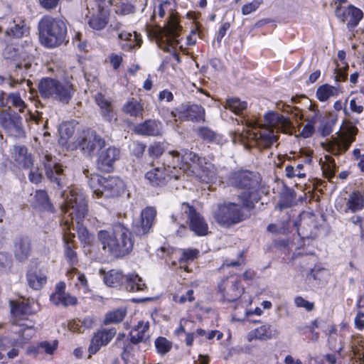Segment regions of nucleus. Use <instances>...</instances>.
I'll use <instances>...</instances> for the list:
<instances>
[{"label": "nucleus", "mask_w": 364, "mask_h": 364, "mask_svg": "<svg viewBox=\"0 0 364 364\" xmlns=\"http://www.w3.org/2000/svg\"><path fill=\"white\" fill-rule=\"evenodd\" d=\"M304 168L303 164H298L296 167L292 165H287L285 168L286 176L287 177L291 178L295 176L299 178H304L305 176V173H301V170Z\"/></svg>", "instance_id": "603ef678"}, {"label": "nucleus", "mask_w": 364, "mask_h": 364, "mask_svg": "<svg viewBox=\"0 0 364 364\" xmlns=\"http://www.w3.org/2000/svg\"><path fill=\"white\" fill-rule=\"evenodd\" d=\"M225 107L236 114H240L247 108V102L237 97L229 98L226 101Z\"/></svg>", "instance_id": "c03bdc74"}, {"label": "nucleus", "mask_w": 364, "mask_h": 364, "mask_svg": "<svg viewBox=\"0 0 364 364\" xmlns=\"http://www.w3.org/2000/svg\"><path fill=\"white\" fill-rule=\"evenodd\" d=\"M58 342L55 341L53 343L43 341L39 344L38 348L44 350L46 353L51 355L56 350Z\"/></svg>", "instance_id": "680f3d73"}, {"label": "nucleus", "mask_w": 364, "mask_h": 364, "mask_svg": "<svg viewBox=\"0 0 364 364\" xmlns=\"http://www.w3.org/2000/svg\"><path fill=\"white\" fill-rule=\"evenodd\" d=\"M363 208V196L360 191H356L349 195L344 212L348 213L350 210L352 213H355L362 210Z\"/></svg>", "instance_id": "2f4dec72"}, {"label": "nucleus", "mask_w": 364, "mask_h": 364, "mask_svg": "<svg viewBox=\"0 0 364 364\" xmlns=\"http://www.w3.org/2000/svg\"><path fill=\"white\" fill-rule=\"evenodd\" d=\"M42 161L46 169V175L50 182L55 183L58 188H68V184L64 169L58 163L55 157H53L48 151L43 154Z\"/></svg>", "instance_id": "9b49d317"}, {"label": "nucleus", "mask_w": 364, "mask_h": 364, "mask_svg": "<svg viewBox=\"0 0 364 364\" xmlns=\"http://www.w3.org/2000/svg\"><path fill=\"white\" fill-rule=\"evenodd\" d=\"M122 110L132 117H141L144 107L137 100L132 99L123 106Z\"/></svg>", "instance_id": "79ce46f5"}, {"label": "nucleus", "mask_w": 364, "mask_h": 364, "mask_svg": "<svg viewBox=\"0 0 364 364\" xmlns=\"http://www.w3.org/2000/svg\"><path fill=\"white\" fill-rule=\"evenodd\" d=\"M168 16L165 21L163 28H161L160 38L158 40L159 46L168 50V47H174L179 43L178 37L182 27L178 24L173 13L172 12L171 2L170 0H164L159 3L154 9L151 19L154 20L156 14L163 18L165 14Z\"/></svg>", "instance_id": "39448f33"}, {"label": "nucleus", "mask_w": 364, "mask_h": 364, "mask_svg": "<svg viewBox=\"0 0 364 364\" xmlns=\"http://www.w3.org/2000/svg\"><path fill=\"white\" fill-rule=\"evenodd\" d=\"M50 300L55 306L63 305L65 307L77 304L76 297L65 292V284L63 282L56 284L55 291L50 296Z\"/></svg>", "instance_id": "412c9836"}, {"label": "nucleus", "mask_w": 364, "mask_h": 364, "mask_svg": "<svg viewBox=\"0 0 364 364\" xmlns=\"http://www.w3.org/2000/svg\"><path fill=\"white\" fill-rule=\"evenodd\" d=\"M273 333L270 325H263L254 331H251L248 335V340L251 341L252 339H258L267 341L272 338Z\"/></svg>", "instance_id": "ea45409f"}, {"label": "nucleus", "mask_w": 364, "mask_h": 364, "mask_svg": "<svg viewBox=\"0 0 364 364\" xmlns=\"http://www.w3.org/2000/svg\"><path fill=\"white\" fill-rule=\"evenodd\" d=\"M68 328L70 331L77 333H83L82 324L81 320H73L68 323Z\"/></svg>", "instance_id": "338daca9"}, {"label": "nucleus", "mask_w": 364, "mask_h": 364, "mask_svg": "<svg viewBox=\"0 0 364 364\" xmlns=\"http://www.w3.org/2000/svg\"><path fill=\"white\" fill-rule=\"evenodd\" d=\"M89 186L97 198H113L120 195L123 191L122 181L114 176L107 177L92 175L88 181Z\"/></svg>", "instance_id": "6e6552de"}, {"label": "nucleus", "mask_w": 364, "mask_h": 364, "mask_svg": "<svg viewBox=\"0 0 364 364\" xmlns=\"http://www.w3.org/2000/svg\"><path fill=\"white\" fill-rule=\"evenodd\" d=\"M8 105L10 103L13 107L17 109L19 112L23 113L26 108V105L21 99L18 92L10 93L7 95Z\"/></svg>", "instance_id": "49530a36"}, {"label": "nucleus", "mask_w": 364, "mask_h": 364, "mask_svg": "<svg viewBox=\"0 0 364 364\" xmlns=\"http://www.w3.org/2000/svg\"><path fill=\"white\" fill-rule=\"evenodd\" d=\"M341 93L339 86H332L324 84L318 87L316 90V97L319 101L324 102L331 97H337Z\"/></svg>", "instance_id": "4c0bfd02"}, {"label": "nucleus", "mask_w": 364, "mask_h": 364, "mask_svg": "<svg viewBox=\"0 0 364 364\" xmlns=\"http://www.w3.org/2000/svg\"><path fill=\"white\" fill-rule=\"evenodd\" d=\"M75 234L70 231H65L63 234V240L65 243V254L71 265L77 262V254L74 251L75 247Z\"/></svg>", "instance_id": "7c9ffc66"}, {"label": "nucleus", "mask_w": 364, "mask_h": 364, "mask_svg": "<svg viewBox=\"0 0 364 364\" xmlns=\"http://www.w3.org/2000/svg\"><path fill=\"white\" fill-rule=\"evenodd\" d=\"M171 115L177 122L176 117L181 121L199 122L205 121V109L198 105L189 102L183 103L171 112Z\"/></svg>", "instance_id": "ddd939ff"}, {"label": "nucleus", "mask_w": 364, "mask_h": 364, "mask_svg": "<svg viewBox=\"0 0 364 364\" xmlns=\"http://www.w3.org/2000/svg\"><path fill=\"white\" fill-rule=\"evenodd\" d=\"M78 145L84 154L94 155L105 146V140L95 130L87 129L82 132Z\"/></svg>", "instance_id": "4468645a"}, {"label": "nucleus", "mask_w": 364, "mask_h": 364, "mask_svg": "<svg viewBox=\"0 0 364 364\" xmlns=\"http://www.w3.org/2000/svg\"><path fill=\"white\" fill-rule=\"evenodd\" d=\"M62 197L63 198L61 204L62 212L68 214L73 226L76 223L79 237L87 240L88 230L81 224L87 213V203L85 196L79 191L71 190L68 193L64 191L62 193Z\"/></svg>", "instance_id": "20e7f679"}, {"label": "nucleus", "mask_w": 364, "mask_h": 364, "mask_svg": "<svg viewBox=\"0 0 364 364\" xmlns=\"http://www.w3.org/2000/svg\"><path fill=\"white\" fill-rule=\"evenodd\" d=\"M113 29L117 32L118 43L122 50L132 51L141 46L143 41L139 33L122 30L121 23L115 25Z\"/></svg>", "instance_id": "dca6fc26"}, {"label": "nucleus", "mask_w": 364, "mask_h": 364, "mask_svg": "<svg viewBox=\"0 0 364 364\" xmlns=\"http://www.w3.org/2000/svg\"><path fill=\"white\" fill-rule=\"evenodd\" d=\"M326 163L322 164V170L324 176L328 179L334 176L336 172V164L331 156H326Z\"/></svg>", "instance_id": "09e8293b"}, {"label": "nucleus", "mask_w": 364, "mask_h": 364, "mask_svg": "<svg viewBox=\"0 0 364 364\" xmlns=\"http://www.w3.org/2000/svg\"><path fill=\"white\" fill-rule=\"evenodd\" d=\"M75 129L71 123L65 122L60 125L59 133L62 138L69 139L74 133Z\"/></svg>", "instance_id": "864d4df0"}, {"label": "nucleus", "mask_w": 364, "mask_h": 364, "mask_svg": "<svg viewBox=\"0 0 364 364\" xmlns=\"http://www.w3.org/2000/svg\"><path fill=\"white\" fill-rule=\"evenodd\" d=\"M116 333L117 331L114 328H102L97 331L94 333L88 348L89 357L99 351L102 346H107Z\"/></svg>", "instance_id": "6ab92c4d"}, {"label": "nucleus", "mask_w": 364, "mask_h": 364, "mask_svg": "<svg viewBox=\"0 0 364 364\" xmlns=\"http://www.w3.org/2000/svg\"><path fill=\"white\" fill-rule=\"evenodd\" d=\"M132 154L136 157H141L146 149V145L139 141H134L130 146Z\"/></svg>", "instance_id": "052dcab7"}, {"label": "nucleus", "mask_w": 364, "mask_h": 364, "mask_svg": "<svg viewBox=\"0 0 364 364\" xmlns=\"http://www.w3.org/2000/svg\"><path fill=\"white\" fill-rule=\"evenodd\" d=\"M168 159L174 160L173 168L178 166L181 173L187 176H194L203 183H214L217 181L216 168L215 166L199 157L196 154L188 150H183L182 152L173 151L168 155Z\"/></svg>", "instance_id": "f257e3e1"}, {"label": "nucleus", "mask_w": 364, "mask_h": 364, "mask_svg": "<svg viewBox=\"0 0 364 364\" xmlns=\"http://www.w3.org/2000/svg\"><path fill=\"white\" fill-rule=\"evenodd\" d=\"M18 326L20 327V330L18 331L20 338H12L14 344L16 346L22 345L28 342L35 334V330L32 326H28L23 323L18 324Z\"/></svg>", "instance_id": "a19ab883"}, {"label": "nucleus", "mask_w": 364, "mask_h": 364, "mask_svg": "<svg viewBox=\"0 0 364 364\" xmlns=\"http://www.w3.org/2000/svg\"><path fill=\"white\" fill-rule=\"evenodd\" d=\"M357 132L358 129L356 127H350L348 134L343 136L341 141L331 148V152L334 155H338L346 151L350 147L352 142L355 141V136L357 134Z\"/></svg>", "instance_id": "c756f323"}, {"label": "nucleus", "mask_w": 364, "mask_h": 364, "mask_svg": "<svg viewBox=\"0 0 364 364\" xmlns=\"http://www.w3.org/2000/svg\"><path fill=\"white\" fill-rule=\"evenodd\" d=\"M57 80L50 77H44L41 79L38 84V88L41 96L43 98L52 99Z\"/></svg>", "instance_id": "72a5a7b5"}, {"label": "nucleus", "mask_w": 364, "mask_h": 364, "mask_svg": "<svg viewBox=\"0 0 364 364\" xmlns=\"http://www.w3.org/2000/svg\"><path fill=\"white\" fill-rule=\"evenodd\" d=\"M216 221L224 226H230L244 219L241 205L235 203H225L219 205L214 214Z\"/></svg>", "instance_id": "f8f14e48"}, {"label": "nucleus", "mask_w": 364, "mask_h": 364, "mask_svg": "<svg viewBox=\"0 0 364 364\" xmlns=\"http://www.w3.org/2000/svg\"><path fill=\"white\" fill-rule=\"evenodd\" d=\"M95 101L100 106L101 109V114L106 120L111 122L113 119H116L111 102L102 95H97L95 96Z\"/></svg>", "instance_id": "e433bc0d"}, {"label": "nucleus", "mask_w": 364, "mask_h": 364, "mask_svg": "<svg viewBox=\"0 0 364 364\" xmlns=\"http://www.w3.org/2000/svg\"><path fill=\"white\" fill-rule=\"evenodd\" d=\"M5 55L6 58L13 60L16 71L24 70L26 72L30 69L32 58L27 50L8 47Z\"/></svg>", "instance_id": "f3484780"}, {"label": "nucleus", "mask_w": 364, "mask_h": 364, "mask_svg": "<svg viewBox=\"0 0 364 364\" xmlns=\"http://www.w3.org/2000/svg\"><path fill=\"white\" fill-rule=\"evenodd\" d=\"M34 205L42 210L49 211L50 213L55 212V208L51 203L48 193L46 191L39 190L36 192Z\"/></svg>", "instance_id": "f704fd0d"}, {"label": "nucleus", "mask_w": 364, "mask_h": 364, "mask_svg": "<svg viewBox=\"0 0 364 364\" xmlns=\"http://www.w3.org/2000/svg\"><path fill=\"white\" fill-rule=\"evenodd\" d=\"M308 113L306 114L305 120L313 124H316L320 118V112L317 109L316 105L309 101Z\"/></svg>", "instance_id": "3c124183"}, {"label": "nucleus", "mask_w": 364, "mask_h": 364, "mask_svg": "<svg viewBox=\"0 0 364 364\" xmlns=\"http://www.w3.org/2000/svg\"><path fill=\"white\" fill-rule=\"evenodd\" d=\"M28 178L31 182L34 183H38L41 181L42 179V173L39 171L38 168H37L34 171H31Z\"/></svg>", "instance_id": "774afa93"}, {"label": "nucleus", "mask_w": 364, "mask_h": 364, "mask_svg": "<svg viewBox=\"0 0 364 364\" xmlns=\"http://www.w3.org/2000/svg\"><path fill=\"white\" fill-rule=\"evenodd\" d=\"M86 18H87V23L90 27L94 30H102L107 23L106 12L100 6L96 11L92 13L89 11V14L86 15Z\"/></svg>", "instance_id": "c85d7f7f"}, {"label": "nucleus", "mask_w": 364, "mask_h": 364, "mask_svg": "<svg viewBox=\"0 0 364 364\" xmlns=\"http://www.w3.org/2000/svg\"><path fill=\"white\" fill-rule=\"evenodd\" d=\"M129 291H141L146 288L142 279L135 274H129L124 277V284Z\"/></svg>", "instance_id": "473e14b6"}, {"label": "nucleus", "mask_w": 364, "mask_h": 364, "mask_svg": "<svg viewBox=\"0 0 364 364\" xmlns=\"http://www.w3.org/2000/svg\"><path fill=\"white\" fill-rule=\"evenodd\" d=\"M156 212L154 208L149 207L142 210L141 220L135 223L133 230L136 235L148 233L153 225Z\"/></svg>", "instance_id": "5701e85b"}, {"label": "nucleus", "mask_w": 364, "mask_h": 364, "mask_svg": "<svg viewBox=\"0 0 364 364\" xmlns=\"http://www.w3.org/2000/svg\"><path fill=\"white\" fill-rule=\"evenodd\" d=\"M294 202V197L291 193H287L282 196L278 207L280 210L287 208L293 205Z\"/></svg>", "instance_id": "4d7b16f0"}, {"label": "nucleus", "mask_w": 364, "mask_h": 364, "mask_svg": "<svg viewBox=\"0 0 364 364\" xmlns=\"http://www.w3.org/2000/svg\"><path fill=\"white\" fill-rule=\"evenodd\" d=\"M6 33L7 34L11 35L15 38H21L24 35H27L29 33V28L23 23H16L14 21V25L10 27L9 31H7Z\"/></svg>", "instance_id": "de8ad7c7"}, {"label": "nucleus", "mask_w": 364, "mask_h": 364, "mask_svg": "<svg viewBox=\"0 0 364 364\" xmlns=\"http://www.w3.org/2000/svg\"><path fill=\"white\" fill-rule=\"evenodd\" d=\"M0 126L10 136L14 137L23 136L22 119L15 113L11 112L10 106L8 109L0 112Z\"/></svg>", "instance_id": "2eb2a0df"}, {"label": "nucleus", "mask_w": 364, "mask_h": 364, "mask_svg": "<svg viewBox=\"0 0 364 364\" xmlns=\"http://www.w3.org/2000/svg\"><path fill=\"white\" fill-rule=\"evenodd\" d=\"M97 239L102 250L115 258L129 255L134 246L131 232L121 223L114 225L109 230H100Z\"/></svg>", "instance_id": "f03ea898"}, {"label": "nucleus", "mask_w": 364, "mask_h": 364, "mask_svg": "<svg viewBox=\"0 0 364 364\" xmlns=\"http://www.w3.org/2000/svg\"><path fill=\"white\" fill-rule=\"evenodd\" d=\"M127 314L124 309H117L108 312L105 318L104 323L108 325L110 323H117L121 322Z\"/></svg>", "instance_id": "a18cd8bd"}, {"label": "nucleus", "mask_w": 364, "mask_h": 364, "mask_svg": "<svg viewBox=\"0 0 364 364\" xmlns=\"http://www.w3.org/2000/svg\"><path fill=\"white\" fill-rule=\"evenodd\" d=\"M40 40L42 44L53 48L65 41L67 27L65 22L51 16H44L38 23Z\"/></svg>", "instance_id": "0eeeda50"}, {"label": "nucleus", "mask_w": 364, "mask_h": 364, "mask_svg": "<svg viewBox=\"0 0 364 364\" xmlns=\"http://www.w3.org/2000/svg\"><path fill=\"white\" fill-rule=\"evenodd\" d=\"M155 346L159 354L164 355L170 351L172 345L166 338L159 337L155 341Z\"/></svg>", "instance_id": "8fccbe9b"}, {"label": "nucleus", "mask_w": 364, "mask_h": 364, "mask_svg": "<svg viewBox=\"0 0 364 364\" xmlns=\"http://www.w3.org/2000/svg\"><path fill=\"white\" fill-rule=\"evenodd\" d=\"M74 92L75 90L73 85L67 82L57 80L52 99L63 104H68L71 100Z\"/></svg>", "instance_id": "bb28decb"}, {"label": "nucleus", "mask_w": 364, "mask_h": 364, "mask_svg": "<svg viewBox=\"0 0 364 364\" xmlns=\"http://www.w3.org/2000/svg\"><path fill=\"white\" fill-rule=\"evenodd\" d=\"M264 117L265 125L268 126V128L252 134L253 142L259 149L269 148L277 140V136L274 134V129L289 133L292 127L289 118L277 112H269Z\"/></svg>", "instance_id": "423d86ee"}, {"label": "nucleus", "mask_w": 364, "mask_h": 364, "mask_svg": "<svg viewBox=\"0 0 364 364\" xmlns=\"http://www.w3.org/2000/svg\"><path fill=\"white\" fill-rule=\"evenodd\" d=\"M149 328V321L144 322V321H140L138 322V324L134 328V332H138L143 337H147V340L149 338V336L146 333L147 331Z\"/></svg>", "instance_id": "13d9d810"}, {"label": "nucleus", "mask_w": 364, "mask_h": 364, "mask_svg": "<svg viewBox=\"0 0 364 364\" xmlns=\"http://www.w3.org/2000/svg\"><path fill=\"white\" fill-rule=\"evenodd\" d=\"M198 134L204 139L208 141H215L217 140L218 134L208 127H201L198 129Z\"/></svg>", "instance_id": "5fc2aeb1"}, {"label": "nucleus", "mask_w": 364, "mask_h": 364, "mask_svg": "<svg viewBox=\"0 0 364 364\" xmlns=\"http://www.w3.org/2000/svg\"><path fill=\"white\" fill-rule=\"evenodd\" d=\"M124 277L122 272L112 269L105 275L104 281L108 287H117L121 284H124Z\"/></svg>", "instance_id": "37998d69"}, {"label": "nucleus", "mask_w": 364, "mask_h": 364, "mask_svg": "<svg viewBox=\"0 0 364 364\" xmlns=\"http://www.w3.org/2000/svg\"><path fill=\"white\" fill-rule=\"evenodd\" d=\"M262 4L263 0H253L252 2L248 3L242 6V14L243 15H248L255 11Z\"/></svg>", "instance_id": "6e6d98bb"}, {"label": "nucleus", "mask_w": 364, "mask_h": 364, "mask_svg": "<svg viewBox=\"0 0 364 364\" xmlns=\"http://www.w3.org/2000/svg\"><path fill=\"white\" fill-rule=\"evenodd\" d=\"M11 312L16 318H23V316L31 315L39 311V304L33 299H23L21 303L10 301Z\"/></svg>", "instance_id": "4be33fe9"}, {"label": "nucleus", "mask_w": 364, "mask_h": 364, "mask_svg": "<svg viewBox=\"0 0 364 364\" xmlns=\"http://www.w3.org/2000/svg\"><path fill=\"white\" fill-rule=\"evenodd\" d=\"M134 11V6L129 3H121L117 8L116 12L121 15H127Z\"/></svg>", "instance_id": "e2e57ef3"}, {"label": "nucleus", "mask_w": 364, "mask_h": 364, "mask_svg": "<svg viewBox=\"0 0 364 364\" xmlns=\"http://www.w3.org/2000/svg\"><path fill=\"white\" fill-rule=\"evenodd\" d=\"M199 253L197 250H186L183 252L182 257L180 259V262H187L189 260H193L196 258Z\"/></svg>", "instance_id": "0e129e2a"}, {"label": "nucleus", "mask_w": 364, "mask_h": 364, "mask_svg": "<svg viewBox=\"0 0 364 364\" xmlns=\"http://www.w3.org/2000/svg\"><path fill=\"white\" fill-rule=\"evenodd\" d=\"M162 124L155 119H148L137 124L134 132L140 135L156 136L161 134Z\"/></svg>", "instance_id": "a878e982"}, {"label": "nucleus", "mask_w": 364, "mask_h": 364, "mask_svg": "<svg viewBox=\"0 0 364 364\" xmlns=\"http://www.w3.org/2000/svg\"><path fill=\"white\" fill-rule=\"evenodd\" d=\"M95 101L100 106L101 109V114L106 120L111 122L113 119H116L111 102L102 95H97L95 96Z\"/></svg>", "instance_id": "c9c22d12"}, {"label": "nucleus", "mask_w": 364, "mask_h": 364, "mask_svg": "<svg viewBox=\"0 0 364 364\" xmlns=\"http://www.w3.org/2000/svg\"><path fill=\"white\" fill-rule=\"evenodd\" d=\"M260 181L258 173L247 170L233 171L227 178V184L229 186L244 191L239 198L242 202V205L247 208H253L255 203L259 200L258 191Z\"/></svg>", "instance_id": "7ed1b4c3"}, {"label": "nucleus", "mask_w": 364, "mask_h": 364, "mask_svg": "<svg viewBox=\"0 0 364 364\" xmlns=\"http://www.w3.org/2000/svg\"><path fill=\"white\" fill-rule=\"evenodd\" d=\"M187 218L190 229L197 235H205L208 233V224L203 218L187 203H183L177 206L171 215L173 222L178 220V223Z\"/></svg>", "instance_id": "1a4fd4ad"}, {"label": "nucleus", "mask_w": 364, "mask_h": 364, "mask_svg": "<svg viewBox=\"0 0 364 364\" xmlns=\"http://www.w3.org/2000/svg\"><path fill=\"white\" fill-rule=\"evenodd\" d=\"M173 151H172L173 152ZM171 153L169 151L165 156V163L161 166H156L147 171L145 174V178L153 186H161L166 184L168 178H180V173L178 166H176V168H173V163L176 162V159L173 160L168 159V155Z\"/></svg>", "instance_id": "9d476101"}, {"label": "nucleus", "mask_w": 364, "mask_h": 364, "mask_svg": "<svg viewBox=\"0 0 364 364\" xmlns=\"http://www.w3.org/2000/svg\"><path fill=\"white\" fill-rule=\"evenodd\" d=\"M363 16V14L360 9L350 6L347 9L346 14H343L342 21H345L346 19L348 21V27H355L362 19Z\"/></svg>", "instance_id": "58836bf2"}, {"label": "nucleus", "mask_w": 364, "mask_h": 364, "mask_svg": "<svg viewBox=\"0 0 364 364\" xmlns=\"http://www.w3.org/2000/svg\"><path fill=\"white\" fill-rule=\"evenodd\" d=\"M28 286L34 290H40L47 282L46 274L40 269L31 268L26 274Z\"/></svg>", "instance_id": "cd10ccee"}, {"label": "nucleus", "mask_w": 364, "mask_h": 364, "mask_svg": "<svg viewBox=\"0 0 364 364\" xmlns=\"http://www.w3.org/2000/svg\"><path fill=\"white\" fill-rule=\"evenodd\" d=\"M294 303L297 307L304 308L308 311H312L314 308V303L309 302L301 296L296 297Z\"/></svg>", "instance_id": "bf43d9fd"}, {"label": "nucleus", "mask_w": 364, "mask_h": 364, "mask_svg": "<svg viewBox=\"0 0 364 364\" xmlns=\"http://www.w3.org/2000/svg\"><path fill=\"white\" fill-rule=\"evenodd\" d=\"M11 157L16 166L19 168L28 169L33 165V159L31 153L24 145H16L13 146Z\"/></svg>", "instance_id": "b1692460"}, {"label": "nucleus", "mask_w": 364, "mask_h": 364, "mask_svg": "<svg viewBox=\"0 0 364 364\" xmlns=\"http://www.w3.org/2000/svg\"><path fill=\"white\" fill-rule=\"evenodd\" d=\"M14 252L16 259L19 262L27 260L31 252L30 240L26 237L16 238L14 242Z\"/></svg>", "instance_id": "393cba45"}, {"label": "nucleus", "mask_w": 364, "mask_h": 364, "mask_svg": "<svg viewBox=\"0 0 364 364\" xmlns=\"http://www.w3.org/2000/svg\"><path fill=\"white\" fill-rule=\"evenodd\" d=\"M149 153L150 156L158 157L164 152V147L160 143H154L149 147Z\"/></svg>", "instance_id": "69168bd1"}, {"label": "nucleus", "mask_w": 364, "mask_h": 364, "mask_svg": "<svg viewBox=\"0 0 364 364\" xmlns=\"http://www.w3.org/2000/svg\"><path fill=\"white\" fill-rule=\"evenodd\" d=\"M219 291L227 301L237 300L243 292L239 280L234 277L228 278L219 284Z\"/></svg>", "instance_id": "aec40b11"}, {"label": "nucleus", "mask_w": 364, "mask_h": 364, "mask_svg": "<svg viewBox=\"0 0 364 364\" xmlns=\"http://www.w3.org/2000/svg\"><path fill=\"white\" fill-rule=\"evenodd\" d=\"M99 152L97 166L102 171L110 172L113 169L114 162L119 160L120 151L114 146H109L100 149Z\"/></svg>", "instance_id": "a211bd4d"}]
</instances>
